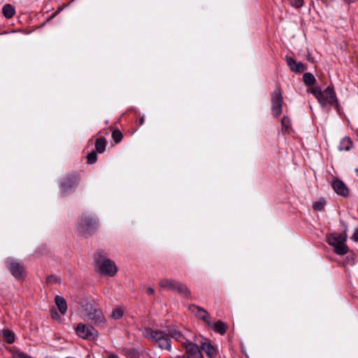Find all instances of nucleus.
<instances>
[{
    "label": "nucleus",
    "instance_id": "nucleus-32",
    "mask_svg": "<svg viewBox=\"0 0 358 358\" xmlns=\"http://www.w3.org/2000/svg\"><path fill=\"white\" fill-rule=\"evenodd\" d=\"M292 3L295 8H301L303 5V0H292Z\"/></svg>",
    "mask_w": 358,
    "mask_h": 358
},
{
    "label": "nucleus",
    "instance_id": "nucleus-2",
    "mask_svg": "<svg viewBox=\"0 0 358 358\" xmlns=\"http://www.w3.org/2000/svg\"><path fill=\"white\" fill-rule=\"evenodd\" d=\"M94 262L100 271L109 276H113L117 273V266L113 261L107 257V254L103 250H98L95 253Z\"/></svg>",
    "mask_w": 358,
    "mask_h": 358
},
{
    "label": "nucleus",
    "instance_id": "nucleus-8",
    "mask_svg": "<svg viewBox=\"0 0 358 358\" xmlns=\"http://www.w3.org/2000/svg\"><path fill=\"white\" fill-rule=\"evenodd\" d=\"M80 177L77 173H71L66 175L61 181V189L64 194L69 192L75 188L79 182Z\"/></svg>",
    "mask_w": 358,
    "mask_h": 358
},
{
    "label": "nucleus",
    "instance_id": "nucleus-14",
    "mask_svg": "<svg viewBox=\"0 0 358 358\" xmlns=\"http://www.w3.org/2000/svg\"><path fill=\"white\" fill-rule=\"evenodd\" d=\"M333 188L334 191L343 196H346L348 194V189L345 183L340 180H336L333 182Z\"/></svg>",
    "mask_w": 358,
    "mask_h": 358
},
{
    "label": "nucleus",
    "instance_id": "nucleus-7",
    "mask_svg": "<svg viewBox=\"0 0 358 358\" xmlns=\"http://www.w3.org/2000/svg\"><path fill=\"white\" fill-rule=\"evenodd\" d=\"M6 266L16 279L21 280L24 278L25 267L23 263L13 258H8L6 261Z\"/></svg>",
    "mask_w": 358,
    "mask_h": 358
},
{
    "label": "nucleus",
    "instance_id": "nucleus-21",
    "mask_svg": "<svg viewBox=\"0 0 358 358\" xmlns=\"http://www.w3.org/2000/svg\"><path fill=\"white\" fill-rule=\"evenodd\" d=\"M176 290L185 298L189 299L191 297V292L189 288L180 282H178Z\"/></svg>",
    "mask_w": 358,
    "mask_h": 358
},
{
    "label": "nucleus",
    "instance_id": "nucleus-27",
    "mask_svg": "<svg viewBox=\"0 0 358 358\" xmlns=\"http://www.w3.org/2000/svg\"><path fill=\"white\" fill-rule=\"evenodd\" d=\"M123 134L119 129L113 130L112 132V138L115 143H119L122 140Z\"/></svg>",
    "mask_w": 358,
    "mask_h": 358
},
{
    "label": "nucleus",
    "instance_id": "nucleus-25",
    "mask_svg": "<svg viewBox=\"0 0 358 358\" xmlns=\"http://www.w3.org/2000/svg\"><path fill=\"white\" fill-rule=\"evenodd\" d=\"M303 80L307 86H312L315 82V78L311 73H305L303 76Z\"/></svg>",
    "mask_w": 358,
    "mask_h": 358
},
{
    "label": "nucleus",
    "instance_id": "nucleus-20",
    "mask_svg": "<svg viewBox=\"0 0 358 358\" xmlns=\"http://www.w3.org/2000/svg\"><path fill=\"white\" fill-rule=\"evenodd\" d=\"M55 303L61 314L64 315L67 310V305L65 299L60 296L55 297Z\"/></svg>",
    "mask_w": 358,
    "mask_h": 358
},
{
    "label": "nucleus",
    "instance_id": "nucleus-1",
    "mask_svg": "<svg viewBox=\"0 0 358 358\" xmlns=\"http://www.w3.org/2000/svg\"><path fill=\"white\" fill-rule=\"evenodd\" d=\"M312 93L322 107L324 108L329 104L335 106L337 110H339L338 101L333 87L328 86L324 91H321L320 88L315 87L312 90Z\"/></svg>",
    "mask_w": 358,
    "mask_h": 358
},
{
    "label": "nucleus",
    "instance_id": "nucleus-23",
    "mask_svg": "<svg viewBox=\"0 0 358 358\" xmlns=\"http://www.w3.org/2000/svg\"><path fill=\"white\" fill-rule=\"evenodd\" d=\"M106 140L103 138H99L95 141V151L99 153H103L106 150Z\"/></svg>",
    "mask_w": 358,
    "mask_h": 358
},
{
    "label": "nucleus",
    "instance_id": "nucleus-13",
    "mask_svg": "<svg viewBox=\"0 0 358 358\" xmlns=\"http://www.w3.org/2000/svg\"><path fill=\"white\" fill-rule=\"evenodd\" d=\"M286 61L292 71L301 73L306 70V66L302 62H296L292 57H287Z\"/></svg>",
    "mask_w": 358,
    "mask_h": 358
},
{
    "label": "nucleus",
    "instance_id": "nucleus-31",
    "mask_svg": "<svg viewBox=\"0 0 358 358\" xmlns=\"http://www.w3.org/2000/svg\"><path fill=\"white\" fill-rule=\"evenodd\" d=\"M46 281L49 284H55L59 282V278L55 275H51L47 278Z\"/></svg>",
    "mask_w": 358,
    "mask_h": 358
},
{
    "label": "nucleus",
    "instance_id": "nucleus-19",
    "mask_svg": "<svg viewBox=\"0 0 358 358\" xmlns=\"http://www.w3.org/2000/svg\"><path fill=\"white\" fill-rule=\"evenodd\" d=\"M352 147V142L349 137H344L340 141L338 147L340 151H348Z\"/></svg>",
    "mask_w": 358,
    "mask_h": 358
},
{
    "label": "nucleus",
    "instance_id": "nucleus-24",
    "mask_svg": "<svg viewBox=\"0 0 358 358\" xmlns=\"http://www.w3.org/2000/svg\"><path fill=\"white\" fill-rule=\"evenodd\" d=\"M3 336L8 343H13L15 341V334L9 329L3 330Z\"/></svg>",
    "mask_w": 358,
    "mask_h": 358
},
{
    "label": "nucleus",
    "instance_id": "nucleus-4",
    "mask_svg": "<svg viewBox=\"0 0 358 358\" xmlns=\"http://www.w3.org/2000/svg\"><path fill=\"white\" fill-rule=\"evenodd\" d=\"M98 228V220L92 216L85 214L80 217L77 226L78 233L87 237L92 235Z\"/></svg>",
    "mask_w": 358,
    "mask_h": 358
},
{
    "label": "nucleus",
    "instance_id": "nucleus-22",
    "mask_svg": "<svg viewBox=\"0 0 358 358\" xmlns=\"http://www.w3.org/2000/svg\"><path fill=\"white\" fill-rule=\"evenodd\" d=\"M2 13L6 18L10 19L13 17L15 13V8L9 3L6 4L2 8Z\"/></svg>",
    "mask_w": 358,
    "mask_h": 358
},
{
    "label": "nucleus",
    "instance_id": "nucleus-16",
    "mask_svg": "<svg viewBox=\"0 0 358 358\" xmlns=\"http://www.w3.org/2000/svg\"><path fill=\"white\" fill-rule=\"evenodd\" d=\"M209 327L213 329L215 331L223 335L227 331V326L223 322L219 320L216 322H213L211 320V325H208Z\"/></svg>",
    "mask_w": 358,
    "mask_h": 358
},
{
    "label": "nucleus",
    "instance_id": "nucleus-15",
    "mask_svg": "<svg viewBox=\"0 0 358 358\" xmlns=\"http://www.w3.org/2000/svg\"><path fill=\"white\" fill-rule=\"evenodd\" d=\"M178 282H179L176 280L164 278L159 281V285L162 288H165L169 290L173 291L176 290Z\"/></svg>",
    "mask_w": 358,
    "mask_h": 358
},
{
    "label": "nucleus",
    "instance_id": "nucleus-11",
    "mask_svg": "<svg viewBox=\"0 0 358 358\" xmlns=\"http://www.w3.org/2000/svg\"><path fill=\"white\" fill-rule=\"evenodd\" d=\"M183 346L185 348L186 353L188 355V358H204L199 347L189 341H185L183 343Z\"/></svg>",
    "mask_w": 358,
    "mask_h": 358
},
{
    "label": "nucleus",
    "instance_id": "nucleus-12",
    "mask_svg": "<svg viewBox=\"0 0 358 358\" xmlns=\"http://www.w3.org/2000/svg\"><path fill=\"white\" fill-rule=\"evenodd\" d=\"M189 309L192 313H194L196 317L205 322L207 325H211L210 316L205 309L196 305H190Z\"/></svg>",
    "mask_w": 358,
    "mask_h": 358
},
{
    "label": "nucleus",
    "instance_id": "nucleus-34",
    "mask_svg": "<svg viewBox=\"0 0 358 358\" xmlns=\"http://www.w3.org/2000/svg\"><path fill=\"white\" fill-rule=\"evenodd\" d=\"M50 313H51V316H52V319L57 320L59 318V315L55 309H52L50 310Z\"/></svg>",
    "mask_w": 358,
    "mask_h": 358
},
{
    "label": "nucleus",
    "instance_id": "nucleus-6",
    "mask_svg": "<svg viewBox=\"0 0 358 358\" xmlns=\"http://www.w3.org/2000/svg\"><path fill=\"white\" fill-rule=\"evenodd\" d=\"M85 316L88 321L97 327H104L106 324V320L101 309L91 305L86 306Z\"/></svg>",
    "mask_w": 358,
    "mask_h": 358
},
{
    "label": "nucleus",
    "instance_id": "nucleus-9",
    "mask_svg": "<svg viewBox=\"0 0 358 358\" xmlns=\"http://www.w3.org/2000/svg\"><path fill=\"white\" fill-rule=\"evenodd\" d=\"M76 332L80 337L87 340H94L99 336L98 331L90 325L79 324Z\"/></svg>",
    "mask_w": 358,
    "mask_h": 358
},
{
    "label": "nucleus",
    "instance_id": "nucleus-36",
    "mask_svg": "<svg viewBox=\"0 0 358 358\" xmlns=\"http://www.w3.org/2000/svg\"><path fill=\"white\" fill-rule=\"evenodd\" d=\"M147 293L149 295H153L155 294V289L152 287H148L147 289Z\"/></svg>",
    "mask_w": 358,
    "mask_h": 358
},
{
    "label": "nucleus",
    "instance_id": "nucleus-29",
    "mask_svg": "<svg viewBox=\"0 0 358 358\" xmlns=\"http://www.w3.org/2000/svg\"><path fill=\"white\" fill-rule=\"evenodd\" d=\"M326 204V201L324 199H320L316 202H315L313 205V208L314 210L317 211L322 210Z\"/></svg>",
    "mask_w": 358,
    "mask_h": 358
},
{
    "label": "nucleus",
    "instance_id": "nucleus-33",
    "mask_svg": "<svg viewBox=\"0 0 358 358\" xmlns=\"http://www.w3.org/2000/svg\"><path fill=\"white\" fill-rule=\"evenodd\" d=\"M13 357L14 358H31V357H29L21 352H15L13 355Z\"/></svg>",
    "mask_w": 358,
    "mask_h": 358
},
{
    "label": "nucleus",
    "instance_id": "nucleus-38",
    "mask_svg": "<svg viewBox=\"0 0 358 358\" xmlns=\"http://www.w3.org/2000/svg\"><path fill=\"white\" fill-rule=\"evenodd\" d=\"M143 122H144V117H140V119H139V124L142 125L143 124Z\"/></svg>",
    "mask_w": 358,
    "mask_h": 358
},
{
    "label": "nucleus",
    "instance_id": "nucleus-35",
    "mask_svg": "<svg viewBox=\"0 0 358 358\" xmlns=\"http://www.w3.org/2000/svg\"><path fill=\"white\" fill-rule=\"evenodd\" d=\"M351 238L355 241H358V228L355 231Z\"/></svg>",
    "mask_w": 358,
    "mask_h": 358
},
{
    "label": "nucleus",
    "instance_id": "nucleus-26",
    "mask_svg": "<svg viewBox=\"0 0 358 358\" xmlns=\"http://www.w3.org/2000/svg\"><path fill=\"white\" fill-rule=\"evenodd\" d=\"M282 130L285 132L289 133L291 129V122L288 117L284 116L281 121Z\"/></svg>",
    "mask_w": 358,
    "mask_h": 358
},
{
    "label": "nucleus",
    "instance_id": "nucleus-18",
    "mask_svg": "<svg viewBox=\"0 0 358 358\" xmlns=\"http://www.w3.org/2000/svg\"><path fill=\"white\" fill-rule=\"evenodd\" d=\"M168 335L169 337L174 338L176 341L182 343L183 345V343L185 342V341H187L184 336L182 334L181 332L175 329H170L167 331Z\"/></svg>",
    "mask_w": 358,
    "mask_h": 358
},
{
    "label": "nucleus",
    "instance_id": "nucleus-28",
    "mask_svg": "<svg viewBox=\"0 0 358 358\" xmlns=\"http://www.w3.org/2000/svg\"><path fill=\"white\" fill-rule=\"evenodd\" d=\"M124 310L122 308H116L112 311L111 317L114 320H118L123 316Z\"/></svg>",
    "mask_w": 358,
    "mask_h": 358
},
{
    "label": "nucleus",
    "instance_id": "nucleus-17",
    "mask_svg": "<svg viewBox=\"0 0 358 358\" xmlns=\"http://www.w3.org/2000/svg\"><path fill=\"white\" fill-rule=\"evenodd\" d=\"M201 348L210 358L215 357L217 355V350L208 342H202L201 343Z\"/></svg>",
    "mask_w": 358,
    "mask_h": 358
},
{
    "label": "nucleus",
    "instance_id": "nucleus-5",
    "mask_svg": "<svg viewBox=\"0 0 358 358\" xmlns=\"http://www.w3.org/2000/svg\"><path fill=\"white\" fill-rule=\"evenodd\" d=\"M347 240V234L345 231L343 234H332L327 236L328 243L334 248L337 255H344L348 252V247L345 244Z\"/></svg>",
    "mask_w": 358,
    "mask_h": 358
},
{
    "label": "nucleus",
    "instance_id": "nucleus-30",
    "mask_svg": "<svg viewBox=\"0 0 358 358\" xmlns=\"http://www.w3.org/2000/svg\"><path fill=\"white\" fill-rule=\"evenodd\" d=\"M87 164H92L96 162L97 155L96 152L93 150L90 153L88 154L87 157Z\"/></svg>",
    "mask_w": 358,
    "mask_h": 358
},
{
    "label": "nucleus",
    "instance_id": "nucleus-37",
    "mask_svg": "<svg viewBox=\"0 0 358 358\" xmlns=\"http://www.w3.org/2000/svg\"><path fill=\"white\" fill-rule=\"evenodd\" d=\"M108 358H119V357L117 355H116L115 354H110V355H109Z\"/></svg>",
    "mask_w": 358,
    "mask_h": 358
},
{
    "label": "nucleus",
    "instance_id": "nucleus-3",
    "mask_svg": "<svg viewBox=\"0 0 358 358\" xmlns=\"http://www.w3.org/2000/svg\"><path fill=\"white\" fill-rule=\"evenodd\" d=\"M145 337L156 341L158 347L162 350L170 351L171 349V341L167 332L155 331L150 328H145L143 332Z\"/></svg>",
    "mask_w": 358,
    "mask_h": 358
},
{
    "label": "nucleus",
    "instance_id": "nucleus-10",
    "mask_svg": "<svg viewBox=\"0 0 358 358\" xmlns=\"http://www.w3.org/2000/svg\"><path fill=\"white\" fill-rule=\"evenodd\" d=\"M272 112L274 116L278 117L282 113V95L280 88H276L271 96Z\"/></svg>",
    "mask_w": 358,
    "mask_h": 358
}]
</instances>
